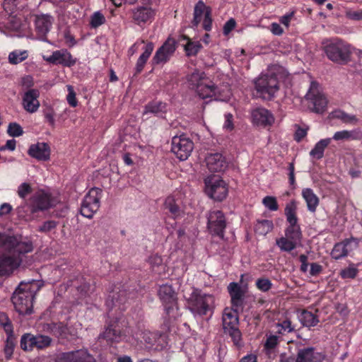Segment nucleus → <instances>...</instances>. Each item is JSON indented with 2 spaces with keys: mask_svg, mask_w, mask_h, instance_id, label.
Here are the masks:
<instances>
[{
  "mask_svg": "<svg viewBox=\"0 0 362 362\" xmlns=\"http://www.w3.org/2000/svg\"><path fill=\"white\" fill-rule=\"evenodd\" d=\"M40 288V282L35 280L21 282L18 285L13 293L11 300L19 315H27L33 313V301Z\"/></svg>",
  "mask_w": 362,
  "mask_h": 362,
  "instance_id": "f257e3e1",
  "label": "nucleus"
},
{
  "mask_svg": "<svg viewBox=\"0 0 362 362\" xmlns=\"http://www.w3.org/2000/svg\"><path fill=\"white\" fill-rule=\"evenodd\" d=\"M323 50L327 58L337 64H346L351 55V46L343 40L335 37L323 41Z\"/></svg>",
  "mask_w": 362,
  "mask_h": 362,
  "instance_id": "f03ea898",
  "label": "nucleus"
},
{
  "mask_svg": "<svg viewBox=\"0 0 362 362\" xmlns=\"http://www.w3.org/2000/svg\"><path fill=\"white\" fill-rule=\"evenodd\" d=\"M59 202L57 197L43 189H40L25 200L24 206L28 208L30 214H35L54 207Z\"/></svg>",
  "mask_w": 362,
  "mask_h": 362,
  "instance_id": "7ed1b4c3",
  "label": "nucleus"
},
{
  "mask_svg": "<svg viewBox=\"0 0 362 362\" xmlns=\"http://www.w3.org/2000/svg\"><path fill=\"white\" fill-rule=\"evenodd\" d=\"M158 295L164 305L165 314L168 317V322L164 323L165 329L168 330L170 321L176 319L180 315L177 293L172 286L163 284L160 286Z\"/></svg>",
  "mask_w": 362,
  "mask_h": 362,
  "instance_id": "20e7f679",
  "label": "nucleus"
},
{
  "mask_svg": "<svg viewBox=\"0 0 362 362\" xmlns=\"http://www.w3.org/2000/svg\"><path fill=\"white\" fill-rule=\"evenodd\" d=\"M0 247L12 256L20 257L21 255L31 252L33 243L23 240L21 236L9 235L0 233Z\"/></svg>",
  "mask_w": 362,
  "mask_h": 362,
  "instance_id": "39448f33",
  "label": "nucleus"
},
{
  "mask_svg": "<svg viewBox=\"0 0 362 362\" xmlns=\"http://www.w3.org/2000/svg\"><path fill=\"white\" fill-rule=\"evenodd\" d=\"M188 81L191 88L195 89L201 98L205 99L216 95L217 86L209 78H205L204 73L193 72L189 76Z\"/></svg>",
  "mask_w": 362,
  "mask_h": 362,
  "instance_id": "423d86ee",
  "label": "nucleus"
},
{
  "mask_svg": "<svg viewBox=\"0 0 362 362\" xmlns=\"http://www.w3.org/2000/svg\"><path fill=\"white\" fill-rule=\"evenodd\" d=\"M297 204L293 199L286 204L284 214L286 218V221L288 226L285 230V237L296 242L297 243L300 241L302 238V233L300 226L298 224L297 217Z\"/></svg>",
  "mask_w": 362,
  "mask_h": 362,
  "instance_id": "0eeeda50",
  "label": "nucleus"
},
{
  "mask_svg": "<svg viewBox=\"0 0 362 362\" xmlns=\"http://www.w3.org/2000/svg\"><path fill=\"white\" fill-rule=\"evenodd\" d=\"M205 192L212 199L222 202L228 193L226 182L216 175H211L204 179Z\"/></svg>",
  "mask_w": 362,
  "mask_h": 362,
  "instance_id": "6e6552de",
  "label": "nucleus"
},
{
  "mask_svg": "<svg viewBox=\"0 0 362 362\" xmlns=\"http://www.w3.org/2000/svg\"><path fill=\"white\" fill-rule=\"evenodd\" d=\"M255 87L260 98L270 100L279 90V82L273 74H262L255 80Z\"/></svg>",
  "mask_w": 362,
  "mask_h": 362,
  "instance_id": "1a4fd4ad",
  "label": "nucleus"
},
{
  "mask_svg": "<svg viewBox=\"0 0 362 362\" xmlns=\"http://www.w3.org/2000/svg\"><path fill=\"white\" fill-rule=\"evenodd\" d=\"M213 303V296L195 289L188 299V307L194 315H205L208 311L211 310Z\"/></svg>",
  "mask_w": 362,
  "mask_h": 362,
  "instance_id": "9d476101",
  "label": "nucleus"
},
{
  "mask_svg": "<svg viewBox=\"0 0 362 362\" xmlns=\"http://www.w3.org/2000/svg\"><path fill=\"white\" fill-rule=\"evenodd\" d=\"M102 189L93 187L89 190L84 197L81 205V214L86 218H91L100 208V199Z\"/></svg>",
  "mask_w": 362,
  "mask_h": 362,
  "instance_id": "9b49d317",
  "label": "nucleus"
},
{
  "mask_svg": "<svg viewBox=\"0 0 362 362\" xmlns=\"http://www.w3.org/2000/svg\"><path fill=\"white\" fill-rule=\"evenodd\" d=\"M194 148L193 141L185 134L172 138L171 151L180 160H185Z\"/></svg>",
  "mask_w": 362,
  "mask_h": 362,
  "instance_id": "f8f14e48",
  "label": "nucleus"
},
{
  "mask_svg": "<svg viewBox=\"0 0 362 362\" xmlns=\"http://www.w3.org/2000/svg\"><path fill=\"white\" fill-rule=\"evenodd\" d=\"M206 218L209 233L223 238L226 227V220L223 213L220 210H212L208 213Z\"/></svg>",
  "mask_w": 362,
  "mask_h": 362,
  "instance_id": "ddd939ff",
  "label": "nucleus"
},
{
  "mask_svg": "<svg viewBox=\"0 0 362 362\" xmlns=\"http://www.w3.org/2000/svg\"><path fill=\"white\" fill-rule=\"evenodd\" d=\"M305 98L313 105L315 112L317 113H322L325 111L327 100L325 95L320 90L319 84L317 82H311Z\"/></svg>",
  "mask_w": 362,
  "mask_h": 362,
  "instance_id": "4468645a",
  "label": "nucleus"
},
{
  "mask_svg": "<svg viewBox=\"0 0 362 362\" xmlns=\"http://www.w3.org/2000/svg\"><path fill=\"white\" fill-rule=\"evenodd\" d=\"M127 302V293L124 289L115 288L110 291L106 298L105 305L110 310L118 307L119 310H124V304Z\"/></svg>",
  "mask_w": 362,
  "mask_h": 362,
  "instance_id": "2eb2a0df",
  "label": "nucleus"
},
{
  "mask_svg": "<svg viewBox=\"0 0 362 362\" xmlns=\"http://www.w3.org/2000/svg\"><path fill=\"white\" fill-rule=\"evenodd\" d=\"M228 291L230 296L231 308L243 310L245 300V291L236 282H231L228 286Z\"/></svg>",
  "mask_w": 362,
  "mask_h": 362,
  "instance_id": "dca6fc26",
  "label": "nucleus"
},
{
  "mask_svg": "<svg viewBox=\"0 0 362 362\" xmlns=\"http://www.w3.org/2000/svg\"><path fill=\"white\" fill-rule=\"evenodd\" d=\"M252 118L254 124L264 127H270L274 122L273 114L264 107H258L252 112Z\"/></svg>",
  "mask_w": 362,
  "mask_h": 362,
  "instance_id": "f3484780",
  "label": "nucleus"
},
{
  "mask_svg": "<svg viewBox=\"0 0 362 362\" xmlns=\"http://www.w3.org/2000/svg\"><path fill=\"white\" fill-rule=\"evenodd\" d=\"M205 160L208 169L211 172H223L228 167L226 158L220 153H209Z\"/></svg>",
  "mask_w": 362,
  "mask_h": 362,
  "instance_id": "a211bd4d",
  "label": "nucleus"
},
{
  "mask_svg": "<svg viewBox=\"0 0 362 362\" xmlns=\"http://www.w3.org/2000/svg\"><path fill=\"white\" fill-rule=\"evenodd\" d=\"M39 96L40 91L34 88L29 89L24 93L23 97V106L27 112L33 113L37 111L40 107V102L38 100Z\"/></svg>",
  "mask_w": 362,
  "mask_h": 362,
  "instance_id": "6ab92c4d",
  "label": "nucleus"
},
{
  "mask_svg": "<svg viewBox=\"0 0 362 362\" xmlns=\"http://www.w3.org/2000/svg\"><path fill=\"white\" fill-rule=\"evenodd\" d=\"M45 60L52 64H62L66 66H71L76 63L71 53L64 49L54 52L52 55L45 58Z\"/></svg>",
  "mask_w": 362,
  "mask_h": 362,
  "instance_id": "aec40b11",
  "label": "nucleus"
},
{
  "mask_svg": "<svg viewBox=\"0 0 362 362\" xmlns=\"http://www.w3.org/2000/svg\"><path fill=\"white\" fill-rule=\"evenodd\" d=\"M22 259L21 257L9 255H2L0 257V276H4L11 274L15 269L21 264Z\"/></svg>",
  "mask_w": 362,
  "mask_h": 362,
  "instance_id": "412c9836",
  "label": "nucleus"
},
{
  "mask_svg": "<svg viewBox=\"0 0 362 362\" xmlns=\"http://www.w3.org/2000/svg\"><path fill=\"white\" fill-rule=\"evenodd\" d=\"M60 362H95L94 358L87 351L80 349L75 351L63 353Z\"/></svg>",
  "mask_w": 362,
  "mask_h": 362,
  "instance_id": "4be33fe9",
  "label": "nucleus"
},
{
  "mask_svg": "<svg viewBox=\"0 0 362 362\" xmlns=\"http://www.w3.org/2000/svg\"><path fill=\"white\" fill-rule=\"evenodd\" d=\"M28 153L38 160H47L50 157V148L47 143L37 142L29 147Z\"/></svg>",
  "mask_w": 362,
  "mask_h": 362,
  "instance_id": "5701e85b",
  "label": "nucleus"
},
{
  "mask_svg": "<svg viewBox=\"0 0 362 362\" xmlns=\"http://www.w3.org/2000/svg\"><path fill=\"white\" fill-rule=\"evenodd\" d=\"M323 356L313 347L298 348L296 362H322Z\"/></svg>",
  "mask_w": 362,
  "mask_h": 362,
  "instance_id": "b1692460",
  "label": "nucleus"
},
{
  "mask_svg": "<svg viewBox=\"0 0 362 362\" xmlns=\"http://www.w3.org/2000/svg\"><path fill=\"white\" fill-rule=\"evenodd\" d=\"M132 19L138 25L153 19L155 11L149 6H139L132 10Z\"/></svg>",
  "mask_w": 362,
  "mask_h": 362,
  "instance_id": "393cba45",
  "label": "nucleus"
},
{
  "mask_svg": "<svg viewBox=\"0 0 362 362\" xmlns=\"http://www.w3.org/2000/svg\"><path fill=\"white\" fill-rule=\"evenodd\" d=\"M240 310H235V308H226L223 310L222 315V323L223 332L238 327L239 319L238 312Z\"/></svg>",
  "mask_w": 362,
  "mask_h": 362,
  "instance_id": "a878e982",
  "label": "nucleus"
},
{
  "mask_svg": "<svg viewBox=\"0 0 362 362\" xmlns=\"http://www.w3.org/2000/svg\"><path fill=\"white\" fill-rule=\"evenodd\" d=\"M354 243L356 246V243H354V240L346 239L343 242L335 244L331 252L332 257L335 259H339L347 256L349 252L353 250L352 245Z\"/></svg>",
  "mask_w": 362,
  "mask_h": 362,
  "instance_id": "bb28decb",
  "label": "nucleus"
},
{
  "mask_svg": "<svg viewBox=\"0 0 362 362\" xmlns=\"http://www.w3.org/2000/svg\"><path fill=\"white\" fill-rule=\"evenodd\" d=\"M43 330L57 338L61 339H66L69 334V329L67 326L63 322H52L45 324L43 325Z\"/></svg>",
  "mask_w": 362,
  "mask_h": 362,
  "instance_id": "cd10ccee",
  "label": "nucleus"
},
{
  "mask_svg": "<svg viewBox=\"0 0 362 362\" xmlns=\"http://www.w3.org/2000/svg\"><path fill=\"white\" fill-rule=\"evenodd\" d=\"M35 28L39 35L45 36L49 31L52 18L49 15H40L35 17Z\"/></svg>",
  "mask_w": 362,
  "mask_h": 362,
  "instance_id": "c85d7f7f",
  "label": "nucleus"
},
{
  "mask_svg": "<svg viewBox=\"0 0 362 362\" xmlns=\"http://www.w3.org/2000/svg\"><path fill=\"white\" fill-rule=\"evenodd\" d=\"M298 319L303 327H315L320 322L318 316L307 310L298 311Z\"/></svg>",
  "mask_w": 362,
  "mask_h": 362,
  "instance_id": "c756f323",
  "label": "nucleus"
},
{
  "mask_svg": "<svg viewBox=\"0 0 362 362\" xmlns=\"http://www.w3.org/2000/svg\"><path fill=\"white\" fill-rule=\"evenodd\" d=\"M166 111V103L160 101H153L145 105L143 115L145 116L151 113L158 117H163Z\"/></svg>",
  "mask_w": 362,
  "mask_h": 362,
  "instance_id": "7c9ffc66",
  "label": "nucleus"
},
{
  "mask_svg": "<svg viewBox=\"0 0 362 362\" xmlns=\"http://www.w3.org/2000/svg\"><path fill=\"white\" fill-rule=\"evenodd\" d=\"M302 197L305 199L308 210L310 212H315L319 205V198L310 188H305L302 190Z\"/></svg>",
  "mask_w": 362,
  "mask_h": 362,
  "instance_id": "2f4dec72",
  "label": "nucleus"
},
{
  "mask_svg": "<svg viewBox=\"0 0 362 362\" xmlns=\"http://www.w3.org/2000/svg\"><path fill=\"white\" fill-rule=\"evenodd\" d=\"M331 139L335 141L360 140L362 139V132L358 129L342 130L335 132Z\"/></svg>",
  "mask_w": 362,
  "mask_h": 362,
  "instance_id": "473e14b6",
  "label": "nucleus"
},
{
  "mask_svg": "<svg viewBox=\"0 0 362 362\" xmlns=\"http://www.w3.org/2000/svg\"><path fill=\"white\" fill-rule=\"evenodd\" d=\"M153 44L152 42H148L146 45L144 52L140 55L136 62L135 67V75L139 74L142 71L144 65L146 64L148 59L149 58L153 50Z\"/></svg>",
  "mask_w": 362,
  "mask_h": 362,
  "instance_id": "72a5a7b5",
  "label": "nucleus"
},
{
  "mask_svg": "<svg viewBox=\"0 0 362 362\" xmlns=\"http://www.w3.org/2000/svg\"><path fill=\"white\" fill-rule=\"evenodd\" d=\"M331 138H327L320 140L310 151V156L317 160H320L324 156V151L327 146L330 144Z\"/></svg>",
  "mask_w": 362,
  "mask_h": 362,
  "instance_id": "f704fd0d",
  "label": "nucleus"
},
{
  "mask_svg": "<svg viewBox=\"0 0 362 362\" xmlns=\"http://www.w3.org/2000/svg\"><path fill=\"white\" fill-rule=\"evenodd\" d=\"M100 337H102L108 341H118L121 337L120 330L117 328L116 323H113L108 325Z\"/></svg>",
  "mask_w": 362,
  "mask_h": 362,
  "instance_id": "c9c22d12",
  "label": "nucleus"
},
{
  "mask_svg": "<svg viewBox=\"0 0 362 362\" xmlns=\"http://www.w3.org/2000/svg\"><path fill=\"white\" fill-rule=\"evenodd\" d=\"M164 207L170 213L173 218L180 217L182 214V211L176 204L175 200L173 197H168L165 199L164 202Z\"/></svg>",
  "mask_w": 362,
  "mask_h": 362,
  "instance_id": "e433bc0d",
  "label": "nucleus"
},
{
  "mask_svg": "<svg viewBox=\"0 0 362 362\" xmlns=\"http://www.w3.org/2000/svg\"><path fill=\"white\" fill-rule=\"evenodd\" d=\"M274 228V224L269 220H258L255 226V231L259 235H266Z\"/></svg>",
  "mask_w": 362,
  "mask_h": 362,
  "instance_id": "4c0bfd02",
  "label": "nucleus"
},
{
  "mask_svg": "<svg viewBox=\"0 0 362 362\" xmlns=\"http://www.w3.org/2000/svg\"><path fill=\"white\" fill-rule=\"evenodd\" d=\"M224 333L230 336L231 341L235 347L240 349L244 346L242 334L238 327L233 329L230 328V329L225 331Z\"/></svg>",
  "mask_w": 362,
  "mask_h": 362,
  "instance_id": "58836bf2",
  "label": "nucleus"
},
{
  "mask_svg": "<svg viewBox=\"0 0 362 362\" xmlns=\"http://www.w3.org/2000/svg\"><path fill=\"white\" fill-rule=\"evenodd\" d=\"M184 39L187 40L186 45H184L186 54L187 56H195L202 48V44L197 41L193 42L189 37L184 36Z\"/></svg>",
  "mask_w": 362,
  "mask_h": 362,
  "instance_id": "ea45409f",
  "label": "nucleus"
},
{
  "mask_svg": "<svg viewBox=\"0 0 362 362\" xmlns=\"http://www.w3.org/2000/svg\"><path fill=\"white\" fill-rule=\"evenodd\" d=\"M16 346V338L13 333L7 334V338L5 341L4 353L6 360H10L12 358L14 348Z\"/></svg>",
  "mask_w": 362,
  "mask_h": 362,
  "instance_id": "a19ab883",
  "label": "nucleus"
},
{
  "mask_svg": "<svg viewBox=\"0 0 362 362\" xmlns=\"http://www.w3.org/2000/svg\"><path fill=\"white\" fill-rule=\"evenodd\" d=\"M276 245L281 250L285 252H291L296 247L297 243L286 238L281 237L276 240Z\"/></svg>",
  "mask_w": 362,
  "mask_h": 362,
  "instance_id": "79ce46f5",
  "label": "nucleus"
},
{
  "mask_svg": "<svg viewBox=\"0 0 362 362\" xmlns=\"http://www.w3.org/2000/svg\"><path fill=\"white\" fill-rule=\"evenodd\" d=\"M28 57V52L26 50H14L8 54V62L11 64H18Z\"/></svg>",
  "mask_w": 362,
  "mask_h": 362,
  "instance_id": "37998d69",
  "label": "nucleus"
},
{
  "mask_svg": "<svg viewBox=\"0 0 362 362\" xmlns=\"http://www.w3.org/2000/svg\"><path fill=\"white\" fill-rule=\"evenodd\" d=\"M170 57L171 56L167 54L164 49L158 48L152 59V63L153 64H165Z\"/></svg>",
  "mask_w": 362,
  "mask_h": 362,
  "instance_id": "c03bdc74",
  "label": "nucleus"
},
{
  "mask_svg": "<svg viewBox=\"0 0 362 362\" xmlns=\"http://www.w3.org/2000/svg\"><path fill=\"white\" fill-rule=\"evenodd\" d=\"M33 192V187L28 182H23L21 183L17 189V194L18 196L24 200V203L25 200H28L26 197Z\"/></svg>",
  "mask_w": 362,
  "mask_h": 362,
  "instance_id": "a18cd8bd",
  "label": "nucleus"
},
{
  "mask_svg": "<svg viewBox=\"0 0 362 362\" xmlns=\"http://www.w3.org/2000/svg\"><path fill=\"white\" fill-rule=\"evenodd\" d=\"M276 327H279L277 332L281 335L295 331V327L292 325L291 321L289 319H286L281 322L277 323Z\"/></svg>",
  "mask_w": 362,
  "mask_h": 362,
  "instance_id": "49530a36",
  "label": "nucleus"
},
{
  "mask_svg": "<svg viewBox=\"0 0 362 362\" xmlns=\"http://www.w3.org/2000/svg\"><path fill=\"white\" fill-rule=\"evenodd\" d=\"M35 337L37 349L42 350L47 349L52 344V339L49 336L37 334Z\"/></svg>",
  "mask_w": 362,
  "mask_h": 362,
  "instance_id": "de8ad7c7",
  "label": "nucleus"
},
{
  "mask_svg": "<svg viewBox=\"0 0 362 362\" xmlns=\"http://www.w3.org/2000/svg\"><path fill=\"white\" fill-rule=\"evenodd\" d=\"M105 23V18L104 15L100 12L96 11L93 13L90 17V25L91 28H96Z\"/></svg>",
  "mask_w": 362,
  "mask_h": 362,
  "instance_id": "09e8293b",
  "label": "nucleus"
},
{
  "mask_svg": "<svg viewBox=\"0 0 362 362\" xmlns=\"http://www.w3.org/2000/svg\"><path fill=\"white\" fill-rule=\"evenodd\" d=\"M176 40L173 38L168 37L160 48L164 49L167 54L172 57L176 50Z\"/></svg>",
  "mask_w": 362,
  "mask_h": 362,
  "instance_id": "8fccbe9b",
  "label": "nucleus"
},
{
  "mask_svg": "<svg viewBox=\"0 0 362 362\" xmlns=\"http://www.w3.org/2000/svg\"><path fill=\"white\" fill-rule=\"evenodd\" d=\"M0 325L4 327L6 334L13 333L12 323L5 313H0Z\"/></svg>",
  "mask_w": 362,
  "mask_h": 362,
  "instance_id": "3c124183",
  "label": "nucleus"
},
{
  "mask_svg": "<svg viewBox=\"0 0 362 362\" xmlns=\"http://www.w3.org/2000/svg\"><path fill=\"white\" fill-rule=\"evenodd\" d=\"M32 337H33V334L30 333H26L22 335L21 338L20 346L23 351H32Z\"/></svg>",
  "mask_w": 362,
  "mask_h": 362,
  "instance_id": "603ef678",
  "label": "nucleus"
},
{
  "mask_svg": "<svg viewBox=\"0 0 362 362\" xmlns=\"http://www.w3.org/2000/svg\"><path fill=\"white\" fill-rule=\"evenodd\" d=\"M7 133L13 137H18L23 134V128L16 122H11L8 124Z\"/></svg>",
  "mask_w": 362,
  "mask_h": 362,
  "instance_id": "864d4df0",
  "label": "nucleus"
},
{
  "mask_svg": "<svg viewBox=\"0 0 362 362\" xmlns=\"http://www.w3.org/2000/svg\"><path fill=\"white\" fill-rule=\"evenodd\" d=\"M58 226V222L54 220H49L45 221L40 225L38 228L37 231L40 233H47L52 230L55 229L57 226Z\"/></svg>",
  "mask_w": 362,
  "mask_h": 362,
  "instance_id": "5fc2aeb1",
  "label": "nucleus"
},
{
  "mask_svg": "<svg viewBox=\"0 0 362 362\" xmlns=\"http://www.w3.org/2000/svg\"><path fill=\"white\" fill-rule=\"evenodd\" d=\"M256 286L262 292H267L271 289L272 283L269 279L260 278L256 281Z\"/></svg>",
  "mask_w": 362,
  "mask_h": 362,
  "instance_id": "6e6d98bb",
  "label": "nucleus"
},
{
  "mask_svg": "<svg viewBox=\"0 0 362 362\" xmlns=\"http://www.w3.org/2000/svg\"><path fill=\"white\" fill-rule=\"evenodd\" d=\"M336 117L345 123H356L358 121L355 115H349L343 111L337 112L336 113Z\"/></svg>",
  "mask_w": 362,
  "mask_h": 362,
  "instance_id": "4d7b16f0",
  "label": "nucleus"
},
{
  "mask_svg": "<svg viewBox=\"0 0 362 362\" xmlns=\"http://www.w3.org/2000/svg\"><path fill=\"white\" fill-rule=\"evenodd\" d=\"M262 203L271 211H276L279 208L276 199L274 197L267 196L263 199Z\"/></svg>",
  "mask_w": 362,
  "mask_h": 362,
  "instance_id": "13d9d810",
  "label": "nucleus"
},
{
  "mask_svg": "<svg viewBox=\"0 0 362 362\" xmlns=\"http://www.w3.org/2000/svg\"><path fill=\"white\" fill-rule=\"evenodd\" d=\"M68 95L66 96V100L70 106L75 107L78 105V101L76 98V93L74 90L73 86H67Z\"/></svg>",
  "mask_w": 362,
  "mask_h": 362,
  "instance_id": "bf43d9fd",
  "label": "nucleus"
},
{
  "mask_svg": "<svg viewBox=\"0 0 362 362\" xmlns=\"http://www.w3.org/2000/svg\"><path fill=\"white\" fill-rule=\"evenodd\" d=\"M212 28L211 10L206 8L203 21V28L206 31H210Z\"/></svg>",
  "mask_w": 362,
  "mask_h": 362,
  "instance_id": "052dcab7",
  "label": "nucleus"
},
{
  "mask_svg": "<svg viewBox=\"0 0 362 362\" xmlns=\"http://www.w3.org/2000/svg\"><path fill=\"white\" fill-rule=\"evenodd\" d=\"M279 344V337L276 335H270L267 337L264 348L267 350H272L276 347Z\"/></svg>",
  "mask_w": 362,
  "mask_h": 362,
  "instance_id": "680f3d73",
  "label": "nucleus"
},
{
  "mask_svg": "<svg viewBox=\"0 0 362 362\" xmlns=\"http://www.w3.org/2000/svg\"><path fill=\"white\" fill-rule=\"evenodd\" d=\"M358 272L354 267H348L341 271L340 275L343 279H354Z\"/></svg>",
  "mask_w": 362,
  "mask_h": 362,
  "instance_id": "e2e57ef3",
  "label": "nucleus"
},
{
  "mask_svg": "<svg viewBox=\"0 0 362 362\" xmlns=\"http://www.w3.org/2000/svg\"><path fill=\"white\" fill-rule=\"evenodd\" d=\"M208 8L202 1H199L194 6V16L202 17Z\"/></svg>",
  "mask_w": 362,
  "mask_h": 362,
  "instance_id": "0e129e2a",
  "label": "nucleus"
},
{
  "mask_svg": "<svg viewBox=\"0 0 362 362\" xmlns=\"http://www.w3.org/2000/svg\"><path fill=\"white\" fill-rule=\"evenodd\" d=\"M236 22L235 19L230 18L228 21H227L223 28V33L224 35H228L235 27Z\"/></svg>",
  "mask_w": 362,
  "mask_h": 362,
  "instance_id": "69168bd1",
  "label": "nucleus"
},
{
  "mask_svg": "<svg viewBox=\"0 0 362 362\" xmlns=\"http://www.w3.org/2000/svg\"><path fill=\"white\" fill-rule=\"evenodd\" d=\"M346 16L351 20H354V21L362 20V10L347 11L346 12Z\"/></svg>",
  "mask_w": 362,
  "mask_h": 362,
  "instance_id": "338daca9",
  "label": "nucleus"
},
{
  "mask_svg": "<svg viewBox=\"0 0 362 362\" xmlns=\"http://www.w3.org/2000/svg\"><path fill=\"white\" fill-rule=\"evenodd\" d=\"M223 128L228 130H232L233 129V115L230 113H227L225 115V122L223 124Z\"/></svg>",
  "mask_w": 362,
  "mask_h": 362,
  "instance_id": "774afa93",
  "label": "nucleus"
}]
</instances>
